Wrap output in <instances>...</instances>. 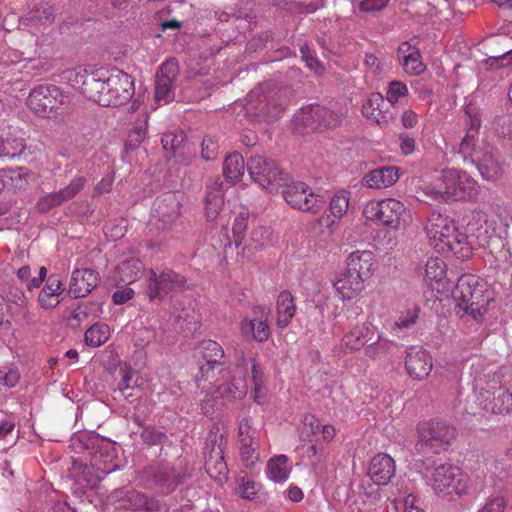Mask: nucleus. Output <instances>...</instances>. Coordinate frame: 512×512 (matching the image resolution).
<instances>
[{
	"mask_svg": "<svg viewBox=\"0 0 512 512\" xmlns=\"http://www.w3.org/2000/svg\"><path fill=\"white\" fill-rule=\"evenodd\" d=\"M425 232L431 245L446 247L461 258L469 257V245L466 234L461 233L453 219L446 214L433 211L425 224Z\"/></svg>",
	"mask_w": 512,
	"mask_h": 512,
	"instance_id": "nucleus-1",
	"label": "nucleus"
},
{
	"mask_svg": "<svg viewBox=\"0 0 512 512\" xmlns=\"http://www.w3.org/2000/svg\"><path fill=\"white\" fill-rule=\"evenodd\" d=\"M486 283L472 274L462 275L453 291L457 300L456 313L460 317L471 316L481 322L487 312L489 298L485 297Z\"/></svg>",
	"mask_w": 512,
	"mask_h": 512,
	"instance_id": "nucleus-2",
	"label": "nucleus"
},
{
	"mask_svg": "<svg viewBox=\"0 0 512 512\" xmlns=\"http://www.w3.org/2000/svg\"><path fill=\"white\" fill-rule=\"evenodd\" d=\"M251 371V378L254 384V400L262 403L261 389L263 373L254 358H246L243 352L236 353V363L230 381L219 385L218 391L221 396L241 399L248 391V371Z\"/></svg>",
	"mask_w": 512,
	"mask_h": 512,
	"instance_id": "nucleus-3",
	"label": "nucleus"
},
{
	"mask_svg": "<svg viewBox=\"0 0 512 512\" xmlns=\"http://www.w3.org/2000/svg\"><path fill=\"white\" fill-rule=\"evenodd\" d=\"M190 477L191 470L187 465L157 462L145 468L142 481L146 489L161 495H169Z\"/></svg>",
	"mask_w": 512,
	"mask_h": 512,
	"instance_id": "nucleus-4",
	"label": "nucleus"
},
{
	"mask_svg": "<svg viewBox=\"0 0 512 512\" xmlns=\"http://www.w3.org/2000/svg\"><path fill=\"white\" fill-rule=\"evenodd\" d=\"M290 102V90L280 88L265 92L262 86L251 90L246 97V113L256 121L276 119Z\"/></svg>",
	"mask_w": 512,
	"mask_h": 512,
	"instance_id": "nucleus-5",
	"label": "nucleus"
},
{
	"mask_svg": "<svg viewBox=\"0 0 512 512\" xmlns=\"http://www.w3.org/2000/svg\"><path fill=\"white\" fill-rule=\"evenodd\" d=\"M508 227L505 218L500 215L488 217L485 213L473 212L466 227V238L469 245V257L475 246L489 248L501 238V233Z\"/></svg>",
	"mask_w": 512,
	"mask_h": 512,
	"instance_id": "nucleus-6",
	"label": "nucleus"
},
{
	"mask_svg": "<svg viewBox=\"0 0 512 512\" xmlns=\"http://www.w3.org/2000/svg\"><path fill=\"white\" fill-rule=\"evenodd\" d=\"M436 198L443 201L474 199L478 195L477 182L465 171L445 169L433 188Z\"/></svg>",
	"mask_w": 512,
	"mask_h": 512,
	"instance_id": "nucleus-7",
	"label": "nucleus"
},
{
	"mask_svg": "<svg viewBox=\"0 0 512 512\" xmlns=\"http://www.w3.org/2000/svg\"><path fill=\"white\" fill-rule=\"evenodd\" d=\"M474 388L478 393V403L483 410L495 414L512 411V393L502 386L498 373L475 379Z\"/></svg>",
	"mask_w": 512,
	"mask_h": 512,
	"instance_id": "nucleus-8",
	"label": "nucleus"
},
{
	"mask_svg": "<svg viewBox=\"0 0 512 512\" xmlns=\"http://www.w3.org/2000/svg\"><path fill=\"white\" fill-rule=\"evenodd\" d=\"M426 482L437 495L463 496L468 493L469 476L450 463L436 466L426 475Z\"/></svg>",
	"mask_w": 512,
	"mask_h": 512,
	"instance_id": "nucleus-9",
	"label": "nucleus"
},
{
	"mask_svg": "<svg viewBox=\"0 0 512 512\" xmlns=\"http://www.w3.org/2000/svg\"><path fill=\"white\" fill-rule=\"evenodd\" d=\"M363 214L368 220L378 221L392 229L405 227L410 220V213L404 204L393 198L369 203Z\"/></svg>",
	"mask_w": 512,
	"mask_h": 512,
	"instance_id": "nucleus-10",
	"label": "nucleus"
},
{
	"mask_svg": "<svg viewBox=\"0 0 512 512\" xmlns=\"http://www.w3.org/2000/svg\"><path fill=\"white\" fill-rule=\"evenodd\" d=\"M247 170L256 183L270 192L278 190L288 179V174L274 160L260 155L250 157Z\"/></svg>",
	"mask_w": 512,
	"mask_h": 512,
	"instance_id": "nucleus-11",
	"label": "nucleus"
},
{
	"mask_svg": "<svg viewBox=\"0 0 512 512\" xmlns=\"http://www.w3.org/2000/svg\"><path fill=\"white\" fill-rule=\"evenodd\" d=\"M419 437L418 445L423 449L440 453L447 450L451 442L454 440L456 431L453 426L443 421H424L417 426Z\"/></svg>",
	"mask_w": 512,
	"mask_h": 512,
	"instance_id": "nucleus-12",
	"label": "nucleus"
},
{
	"mask_svg": "<svg viewBox=\"0 0 512 512\" xmlns=\"http://www.w3.org/2000/svg\"><path fill=\"white\" fill-rule=\"evenodd\" d=\"M186 278L170 269L156 272L150 269L147 280L146 295L149 301L163 300L184 290Z\"/></svg>",
	"mask_w": 512,
	"mask_h": 512,
	"instance_id": "nucleus-13",
	"label": "nucleus"
},
{
	"mask_svg": "<svg viewBox=\"0 0 512 512\" xmlns=\"http://www.w3.org/2000/svg\"><path fill=\"white\" fill-rule=\"evenodd\" d=\"M109 70L98 69L88 72L86 69L77 71L73 82L80 92L89 100L107 107V88Z\"/></svg>",
	"mask_w": 512,
	"mask_h": 512,
	"instance_id": "nucleus-14",
	"label": "nucleus"
},
{
	"mask_svg": "<svg viewBox=\"0 0 512 512\" xmlns=\"http://www.w3.org/2000/svg\"><path fill=\"white\" fill-rule=\"evenodd\" d=\"M283 186H285L282 191L283 197L292 208L312 214H317L324 208V198L315 194L306 183L292 182L287 184L285 182Z\"/></svg>",
	"mask_w": 512,
	"mask_h": 512,
	"instance_id": "nucleus-15",
	"label": "nucleus"
},
{
	"mask_svg": "<svg viewBox=\"0 0 512 512\" xmlns=\"http://www.w3.org/2000/svg\"><path fill=\"white\" fill-rule=\"evenodd\" d=\"M346 111L345 107L337 104L333 108L321 105H312L302 111L300 116H296L295 120H300L304 126L311 130L335 128L342 122Z\"/></svg>",
	"mask_w": 512,
	"mask_h": 512,
	"instance_id": "nucleus-16",
	"label": "nucleus"
},
{
	"mask_svg": "<svg viewBox=\"0 0 512 512\" xmlns=\"http://www.w3.org/2000/svg\"><path fill=\"white\" fill-rule=\"evenodd\" d=\"M64 103L65 96L55 85L37 86L30 92L27 98L28 107L42 117H50Z\"/></svg>",
	"mask_w": 512,
	"mask_h": 512,
	"instance_id": "nucleus-17",
	"label": "nucleus"
},
{
	"mask_svg": "<svg viewBox=\"0 0 512 512\" xmlns=\"http://www.w3.org/2000/svg\"><path fill=\"white\" fill-rule=\"evenodd\" d=\"M226 440L222 434L211 431L208 434L205 448V469L209 476L222 483L226 480L228 467L224 460V447Z\"/></svg>",
	"mask_w": 512,
	"mask_h": 512,
	"instance_id": "nucleus-18",
	"label": "nucleus"
},
{
	"mask_svg": "<svg viewBox=\"0 0 512 512\" xmlns=\"http://www.w3.org/2000/svg\"><path fill=\"white\" fill-rule=\"evenodd\" d=\"M107 88V107L127 103L134 95L135 87L132 77L117 68L109 70Z\"/></svg>",
	"mask_w": 512,
	"mask_h": 512,
	"instance_id": "nucleus-19",
	"label": "nucleus"
},
{
	"mask_svg": "<svg viewBox=\"0 0 512 512\" xmlns=\"http://www.w3.org/2000/svg\"><path fill=\"white\" fill-rule=\"evenodd\" d=\"M178 73V64L174 60H167L159 67L156 73L154 94V99L159 105L168 104L174 100L175 80Z\"/></svg>",
	"mask_w": 512,
	"mask_h": 512,
	"instance_id": "nucleus-20",
	"label": "nucleus"
},
{
	"mask_svg": "<svg viewBox=\"0 0 512 512\" xmlns=\"http://www.w3.org/2000/svg\"><path fill=\"white\" fill-rule=\"evenodd\" d=\"M433 367L430 353L422 347L411 346L406 350L405 368L411 378L425 379Z\"/></svg>",
	"mask_w": 512,
	"mask_h": 512,
	"instance_id": "nucleus-21",
	"label": "nucleus"
},
{
	"mask_svg": "<svg viewBox=\"0 0 512 512\" xmlns=\"http://www.w3.org/2000/svg\"><path fill=\"white\" fill-rule=\"evenodd\" d=\"M201 350L205 363L200 366L197 379L209 380L214 377L215 369L223 366L224 350L219 343L213 340L204 341Z\"/></svg>",
	"mask_w": 512,
	"mask_h": 512,
	"instance_id": "nucleus-22",
	"label": "nucleus"
},
{
	"mask_svg": "<svg viewBox=\"0 0 512 512\" xmlns=\"http://www.w3.org/2000/svg\"><path fill=\"white\" fill-rule=\"evenodd\" d=\"M85 184V177H74L65 188L42 197L38 202L39 210L47 212L53 207L60 206L62 203L74 198L83 189Z\"/></svg>",
	"mask_w": 512,
	"mask_h": 512,
	"instance_id": "nucleus-23",
	"label": "nucleus"
},
{
	"mask_svg": "<svg viewBox=\"0 0 512 512\" xmlns=\"http://www.w3.org/2000/svg\"><path fill=\"white\" fill-rule=\"evenodd\" d=\"M181 214V203L175 194H165L154 203V217L166 228L172 225Z\"/></svg>",
	"mask_w": 512,
	"mask_h": 512,
	"instance_id": "nucleus-24",
	"label": "nucleus"
},
{
	"mask_svg": "<svg viewBox=\"0 0 512 512\" xmlns=\"http://www.w3.org/2000/svg\"><path fill=\"white\" fill-rule=\"evenodd\" d=\"M368 475L376 485H387L395 475V462L386 453L376 454L370 461Z\"/></svg>",
	"mask_w": 512,
	"mask_h": 512,
	"instance_id": "nucleus-25",
	"label": "nucleus"
},
{
	"mask_svg": "<svg viewBox=\"0 0 512 512\" xmlns=\"http://www.w3.org/2000/svg\"><path fill=\"white\" fill-rule=\"evenodd\" d=\"M98 281V274L94 270L76 269L70 279L69 294L73 298L85 297L97 286Z\"/></svg>",
	"mask_w": 512,
	"mask_h": 512,
	"instance_id": "nucleus-26",
	"label": "nucleus"
},
{
	"mask_svg": "<svg viewBox=\"0 0 512 512\" xmlns=\"http://www.w3.org/2000/svg\"><path fill=\"white\" fill-rule=\"evenodd\" d=\"M475 165L485 180L497 181L503 176V164L494 146H487L484 155L478 159Z\"/></svg>",
	"mask_w": 512,
	"mask_h": 512,
	"instance_id": "nucleus-27",
	"label": "nucleus"
},
{
	"mask_svg": "<svg viewBox=\"0 0 512 512\" xmlns=\"http://www.w3.org/2000/svg\"><path fill=\"white\" fill-rule=\"evenodd\" d=\"M375 258L370 251H356L347 259V269L362 281H366L372 275Z\"/></svg>",
	"mask_w": 512,
	"mask_h": 512,
	"instance_id": "nucleus-28",
	"label": "nucleus"
},
{
	"mask_svg": "<svg viewBox=\"0 0 512 512\" xmlns=\"http://www.w3.org/2000/svg\"><path fill=\"white\" fill-rule=\"evenodd\" d=\"M399 179V168L384 166L370 171L363 178V184L371 189H382L392 186Z\"/></svg>",
	"mask_w": 512,
	"mask_h": 512,
	"instance_id": "nucleus-29",
	"label": "nucleus"
},
{
	"mask_svg": "<svg viewBox=\"0 0 512 512\" xmlns=\"http://www.w3.org/2000/svg\"><path fill=\"white\" fill-rule=\"evenodd\" d=\"M373 335L374 326L371 323H363L355 326L343 336L342 346L349 351L359 350L372 340Z\"/></svg>",
	"mask_w": 512,
	"mask_h": 512,
	"instance_id": "nucleus-30",
	"label": "nucleus"
},
{
	"mask_svg": "<svg viewBox=\"0 0 512 512\" xmlns=\"http://www.w3.org/2000/svg\"><path fill=\"white\" fill-rule=\"evenodd\" d=\"M333 286L342 301L351 300L364 288V281L352 275L346 268L345 273L333 282Z\"/></svg>",
	"mask_w": 512,
	"mask_h": 512,
	"instance_id": "nucleus-31",
	"label": "nucleus"
},
{
	"mask_svg": "<svg viewBox=\"0 0 512 512\" xmlns=\"http://www.w3.org/2000/svg\"><path fill=\"white\" fill-rule=\"evenodd\" d=\"M1 176L3 189L7 187L14 191L25 190L30 181L34 180V174L26 167L3 170Z\"/></svg>",
	"mask_w": 512,
	"mask_h": 512,
	"instance_id": "nucleus-32",
	"label": "nucleus"
},
{
	"mask_svg": "<svg viewBox=\"0 0 512 512\" xmlns=\"http://www.w3.org/2000/svg\"><path fill=\"white\" fill-rule=\"evenodd\" d=\"M240 330L245 338L254 339L260 343L267 341L270 336L267 315H263L260 319H243Z\"/></svg>",
	"mask_w": 512,
	"mask_h": 512,
	"instance_id": "nucleus-33",
	"label": "nucleus"
},
{
	"mask_svg": "<svg viewBox=\"0 0 512 512\" xmlns=\"http://www.w3.org/2000/svg\"><path fill=\"white\" fill-rule=\"evenodd\" d=\"M277 320L276 324L280 328L287 327L296 312V305L292 294L286 290L280 292L277 298Z\"/></svg>",
	"mask_w": 512,
	"mask_h": 512,
	"instance_id": "nucleus-34",
	"label": "nucleus"
},
{
	"mask_svg": "<svg viewBox=\"0 0 512 512\" xmlns=\"http://www.w3.org/2000/svg\"><path fill=\"white\" fill-rule=\"evenodd\" d=\"M142 270L143 264L139 259H126L117 266L115 279L119 283L131 284L140 277Z\"/></svg>",
	"mask_w": 512,
	"mask_h": 512,
	"instance_id": "nucleus-35",
	"label": "nucleus"
},
{
	"mask_svg": "<svg viewBox=\"0 0 512 512\" xmlns=\"http://www.w3.org/2000/svg\"><path fill=\"white\" fill-rule=\"evenodd\" d=\"M245 167H247V164H245L242 155L239 153H233L226 157L224 161L223 174L226 180L231 184H235L242 179Z\"/></svg>",
	"mask_w": 512,
	"mask_h": 512,
	"instance_id": "nucleus-36",
	"label": "nucleus"
},
{
	"mask_svg": "<svg viewBox=\"0 0 512 512\" xmlns=\"http://www.w3.org/2000/svg\"><path fill=\"white\" fill-rule=\"evenodd\" d=\"M288 457L279 455L271 458L266 466L267 476L274 482H283L289 476Z\"/></svg>",
	"mask_w": 512,
	"mask_h": 512,
	"instance_id": "nucleus-37",
	"label": "nucleus"
},
{
	"mask_svg": "<svg viewBox=\"0 0 512 512\" xmlns=\"http://www.w3.org/2000/svg\"><path fill=\"white\" fill-rule=\"evenodd\" d=\"M110 337V328L105 323H95L85 331V343L93 348L106 343Z\"/></svg>",
	"mask_w": 512,
	"mask_h": 512,
	"instance_id": "nucleus-38",
	"label": "nucleus"
},
{
	"mask_svg": "<svg viewBox=\"0 0 512 512\" xmlns=\"http://www.w3.org/2000/svg\"><path fill=\"white\" fill-rule=\"evenodd\" d=\"M55 19L54 8L48 4H41L30 10L25 20L35 26H45L53 23Z\"/></svg>",
	"mask_w": 512,
	"mask_h": 512,
	"instance_id": "nucleus-39",
	"label": "nucleus"
},
{
	"mask_svg": "<svg viewBox=\"0 0 512 512\" xmlns=\"http://www.w3.org/2000/svg\"><path fill=\"white\" fill-rule=\"evenodd\" d=\"M386 101L380 93H372L363 105L362 113L377 123H380L383 116V108Z\"/></svg>",
	"mask_w": 512,
	"mask_h": 512,
	"instance_id": "nucleus-40",
	"label": "nucleus"
},
{
	"mask_svg": "<svg viewBox=\"0 0 512 512\" xmlns=\"http://www.w3.org/2000/svg\"><path fill=\"white\" fill-rule=\"evenodd\" d=\"M148 114L142 115L137 119L133 129L130 131L125 147L126 149H136L144 141L148 125Z\"/></svg>",
	"mask_w": 512,
	"mask_h": 512,
	"instance_id": "nucleus-41",
	"label": "nucleus"
},
{
	"mask_svg": "<svg viewBox=\"0 0 512 512\" xmlns=\"http://www.w3.org/2000/svg\"><path fill=\"white\" fill-rule=\"evenodd\" d=\"M223 194L210 191L205 197V214L208 221L215 220L223 207Z\"/></svg>",
	"mask_w": 512,
	"mask_h": 512,
	"instance_id": "nucleus-42",
	"label": "nucleus"
},
{
	"mask_svg": "<svg viewBox=\"0 0 512 512\" xmlns=\"http://www.w3.org/2000/svg\"><path fill=\"white\" fill-rule=\"evenodd\" d=\"M91 468L96 471V479H101L115 469L111 464V454H104L102 451L95 454L92 458Z\"/></svg>",
	"mask_w": 512,
	"mask_h": 512,
	"instance_id": "nucleus-43",
	"label": "nucleus"
},
{
	"mask_svg": "<svg viewBox=\"0 0 512 512\" xmlns=\"http://www.w3.org/2000/svg\"><path fill=\"white\" fill-rule=\"evenodd\" d=\"M480 137H479V129L475 128H468L466 131V134L464 138L462 139L458 153L464 158L465 156H471L473 155V149L474 146H479V143H481Z\"/></svg>",
	"mask_w": 512,
	"mask_h": 512,
	"instance_id": "nucleus-44",
	"label": "nucleus"
},
{
	"mask_svg": "<svg viewBox=\"0 0 512 512\" xmlns=\"http://www.w3.org/2000/svg\"><path fill=\"white\" fill-rule=\"evenodd\" d=\"M402 66L405 72L410 75H420L425 70V65L421 60L418 49H413L412 53L405 55L404 60H402Z\"/></svg>",
	"mask_w": 512,
	"mask_h": 512,
	"instance_id": "nucleus-45",
	"label": "nucleus"
},
{
	"mask_svg": "<svg viewBox=\"0 0 512 512\" xmlns=\"http://www.w3.org/2000/svg\"><path fill=\"white\" fill-rule=\"evenodd\" d=\"M349 193L342 190L336 193L330 201L329 210L336 217H342L349 207Z\"/></svg>",
	"mask_w": 512,
	"mask_h": 512,
	"instance_id": "nucleus-46",
	"label": "nucleus"
},
{
	"mask_svg": "<svg viewBox=\"0 0 512 512\" xmlns=\"http://www.w3.org/2000/svg\"><path fill=\"white\" fill-rule=\"evenodd\" d=\"M425 275L429 281H441L445 275L444 261L439 258H430L426 263Z\"/></svg>",
	"mask_w": 512,
	"mask_h": 512,
	"instance_id": "nucleus-47",
	"label": "nucleus"
},
{
	"mask_svg": "<svg viewBox=\"0 0 512 512\" xmlns=\"http://www.w3.org/2000/svg\"><path fill=\"white\" fill-rule=\"evenodd\" d=\"M3 157L14 158L20 156L26 148L25 140L21 137H8L3 139Z\"/></svg>",
	"mask_w": 512,
	"mask_h": 512,
	"instance_id": "nucleus-48",
	"label": "nucleus"
},
{
	"mask_svg": "<svg viewBox=\"0 0 512 512\" xmlns=\"http://www.w3.org/2000/svg\"><path fill=\"white\" fill-rule=\"evenodd\" d=\"M419 313L420 309L417 306L402 312L394 322L392 329L404 330L412 327L416 323Z\"/></svg>",
	"mask_w": 512,
	"mask_h": 512,
	"instance_id": "nucleus-49",
	"label": "nucleus"
},
{
	"mask_svg": "<svg viewBox=\"0 0 512 512\" xmlns=\"http://www.w3.org/2000/svg\"><path fill=\"white\" fill-rule=\"evenodd\" d=\"M238 441L240 446L259 445L255 437V430L251 427L249 419H243L238 428Z\"/></svg>",
	"mask_w": 512,
	"mask_h": 512,
	"instance_id": "nucleus-50",
	"label": "nucleus"
},
{
	"mask_svg": "<svg viewBox=\"0 0 512 512\" xmlns=\"http://www.w3.org/2000/svg\"><path fill=\"white\" fill-rule=\"evenodd\" d=\"M185 136L182 132H168L164 133L161 138V143L165 151L176 153L182 147Z\"/></svg>",
	"mask_w": 512,
	"mask_h": 512,
	"instance_id": "nucleus-51",
	"label": "nucleus"
},
{
	"mask_svg": "<svg viewBox=\"0 0 512 512\" xmlns=\"http://www.w3.org/2000/svg\"><path fill=\"white\" fill-rule=\"evenodd\" d=\"M122 378L118 383V390L126 399L134 396L133 390L137 387L136 382L133 381L134 373L128 369H120Z\"/></svg>",
	"mask_w": 512,
	"mask_h": 512,
	"instance_id": "nucleus-52",
	"label": "nucleus"
},
{
	"mask_svg": "<svg viewBox=\"0 0 512 512\" xmlns=\"http://www.w3.org/2000/svg\"><path fill=\"white\" fill-rule=\"evenodd\" d=\"M507 501L502 495H492L486 499L477 512H505Z\"/></svg>",
	"mask_w": 512,
	"mask_h": 512,
	"instance_id": "nucleus-53",
	"label": "nucleus"
},
{
	"mask_svg": "<svg viewBox=\"0 0 512 512\" xmlns=\"http://www.w3.org/2000/svg\"><path fill=\"white\" fill-rule=\"evenodd\" d=\"M248 212L241 211L234 220L233 224V235L235 238V244L236 246H239L241 244V241L243 239L244 233L247 229L248 225Z\"/></svg>",
	"mask_w": 512,
	"mask_h": 512,
	"instance_id": "nucleus-54",
	"label": "nucleus"
},
{
	"mask_svg": "<svg viewBox=\"0 0 512 512\" xmlns=\"http://www.w3.org/2000/svg\"><path fill=\"white\" fill-rule=\"evenodd\" d=\"M408 94L406 85L400 81L390 82L387 89V101L391 104L397 103L402 97Z\"/></svg>",
	"mask_w": 512,
	"mask_h": 512,
	"instance_id": "nucleus-55",
	"label": "nucleus"
},
{
	"mask_svg": "<svg viewBox=\"0 0 512 512\" xmlns=\"http://www.w3.org/2000/svg\"><path fill=\"white\" fill-rule=\"evenodd\" d=\"M140 437L143 442L148 445L161 444L167 439V436L163 432L156 430L153 427H145L142 430Z\"/></svg>",
	"mask_w": 512,
	"mask_h": 512,
	"instance_id": "nucleus-56",
	"label": "nucleus"
},
{
	"mask_svg": "<svg viewBox=\"0 0 512 512\" xmlns=\"http://www.w3.org/2000/svg\"><path fill=\"white\" fill-rule=\"evenodd\" d=\"M62 291L61 280L56 275H50L42 289V297H57Z\"/></svg>",
	"mask_w": 512,
	"mask_h": 512,
	"instance_id": "nucleus-57",
	"label": "nucleus"
},
{
	"mask_svg": "<svg viewBox=\"0 0 512 512\" xmlns=\"http://www.w3.org/2000/svg\"><path fill=\"white\" fill-rule=\"evenodd\" d=\"M259 445L240 446V455L244 465L249 468L254 466L259 458Z\"/></svg>",
	"mask_w": 512,
	"mask_h": 512,
	"instance_id": "nucleus-58",
	"label": "nucleus"
},
{
	"mask_svg": "<svg viewBox=\"0 0 512 512\" xmlns=\"http://www.w3.org/2000/svg\"><path fill=\"white\" fill-rule=\"evenodd\" d=\"M250 239L258 247H264L271 242V232L264 226H258L252 230Z\"/></svg>",
	"mask_w": 512,
	"mask_h": 512,
	"instance_id": "nucleus-59",
	"label": "nucleus"
},
{
	"mask_svg": "<svg viewBox=\"0 0 512 512\" xmlns=\"http://www.w3.org/2000/svg\"><path fill=\"white\" fill-rule=\"evenodd\" d=\"M390 346L391 343L388 341L377 340L365 348V354L370 358H378L382 355H386Z\"/></svg>",
	"mask_w": 512,
	"mask_h": 512,
	"instance_id": "nucleus-60",
	"label": "nucleus"
},
{
	"mask_svg": "<svg viewBox=\"0 0 512 512\" xmlns=\"http://www.w3.org/2000/svg\"><path fill=\"white\" fill-rule=\"evenodd\" d=\"M201 156L206 161L217 158L218 144L210 137H205L201 144Z\"/></svg>",
	"mask_w": 512,
	"mask_h": 512,
	"instance_id": "nucleus-61",
	"label": "nucleus"
},
{
	"mask_svg": "<svg viewBox=\"0 0 512 512\" xmlns=\"http://www.w3.org/2000/svg\"><path fill=\"white\" fill-rule=\"evenodd\" d=\"M465 116L467 118V124L469 125L468 128L480 129V112L479 108L475 104L470 102L465 106Z\"/></svg>",
	"mask_w": 512,
	"mask_h": 512,
	"instance_id": "nucleus-62",
	"label": "nucleus"
},
{
	"mask_svg": "<svg viewBox=\"0 0 512 512\" xmlns=\"http://www.w3.org/2000/svg\"><path fill=\"white\" fill-rule=\"evenodd\" d=\"M359 9L365 12H374L383 9L389 0H354Z\"/></svg>",
	"mask_w": 512,
	"mask_h": 512,
	"instance_id": "nucleus-63",
	"label": "nucleus"
},
{
	"mask_svg": "<svg viewBox=\"0 0 512 512\" xmlns=\"http://www.w3.org/2000/svg\"><path fill=\"white\" fill-rule=\"evenodd\" d=\"M19 372L15 369H1L0 381L8 388L15 387L19 381Z\"/></svg>",
	"mask_w": 512,
	"mask_h": 512,
	"instance_id": "nucleus-64",
	"label": "nucleus"
}]
</instances>
